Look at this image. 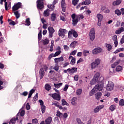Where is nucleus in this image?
Returning <instances> with one entry per match:
<instances>
[{
	"mask_svg": "<svg viewBox=\"0 0 124 124\" xmlns=\"http://www.w3.org/2000/svg\"><path fill=\"white\" fill-rule=\"evenodd\" d=\"M103 89V84H97L95 86V87L89 93L90 96H93V94H95L97 91H99V92L102 91Z\"/></svg>",
	"mask_w": 124,
	"mask_h": 124,
	"instance_id": "nucleus-1",
	"label": "nucleus"
},
{
	"mask_svg": "<svg viewBox=\"0 0 124 124\" xmlns=\"http://www.w3.org/2000/svg\"><path fill=\"white\" fill-rule=\"evenodd\" d=\"M99 76H100V74L99 73H96L91 81V84L94 85L96 82H101V80H100V78H99Z\"/></svg>",
	"mask_w": 124,
	"mask_h": 124,
	"instance_id": "nucleus-2",
	"label": "nucleus"
},
{
	"mask_svg": "<svg viewBox=\"0 0 124 124\" xmlns=\"http://www.w3.org/2000/svg\"><path fill=\"white\" fill-rule=\"evenodd\" d=\"M99 64H100V59H96L95 61L91 63V68L93 69L94 68L97 67Z\"/></svg>",
	"mask_w": 124,
	"mask_h": 124,
	"instance_id": "nucleus-3",
	"label": "nucleus"
},
{
	"mask_svg": "<svg viewBox=\"0 0 124 124\" xmlns=\"http://www.w3.org/2000/svg\"><path fill=\"white\" fill-rule=\"evenodd\" d=\"M36 3L38 9L41 10V9L44 8V0H37Z\"/></svg>",
	"mask_w": 124,
	"mask_h": 124,
	"instance_id": "nucleus-4",
	"label": "nucleus"
},
{
	"mask_svg": "<svg viewBox=\"0 0 124 124\" xmlns=\"http://www.w3.org/2000/svg\"><path fill=\"white\" fill-rule=\"evenodd\" d=\"M89 36L90 40L92 41H93L94 40V38H95V31H94V28H92L89 33Z\"/></svg>",
	"mask_w": 124,
	"mask_h": 124,
	"instance_id": "nucleus-5",
	"label": "nucleus"
},
{
	"mask_svg": "<svg viewBox=\"0 0 124 124\" xmlns=\"http://www.w3.org/2000/svg\"><path fill=\"white\" fill-rule=\"evenodd\" d=\"M114 83L113 82L111 81H108L106 87L107 91H109V92L113 91L114 90Z\"/></svg>",
	"mask_w": 124,
	"mask_h": 124,
	"instance_id": "nucleus-6",
	"label": "nucleus"
},
{
	"mask_svg": "<svg viewBox=\"0 0 124 124\" xmlns=\"http://www.w3.org/2000/svg\"><path fill=\"white\" fill-rule=\"evenodd\" d=\"M72 19V22H73V25L74 26H75V25H77V23L79 22V19L78 17H77L76 15L75 14H73L71 15Z\"/></svg>",
	"mask_w": 124,
	"mask_h": 124,
	"instance_id": "nucleus-7",
	"label": "nucleus"
},
{
	"mask_svg": "<svg viewBox=\"0 0 124 124\" xmlns=\"http://www.w3.org/2000/svg\"><path fill=\"white\" fill-rule=\"evenodd\" d=\"M51 97H52L54 100H57V101H60V100H61V95L59 93H53L51 95Z\"/></svg>",
	"mask_w": 124,
	"mask_h": 124,
	"instance_id": "nucleus-8",
	"label": "nucleus"
},
{
	"mask_svg": "<svg viewBox=\"0 0 124 124\" xmlns=\"http://www.w3.org/2000/svg\"><path fill=\"white\" fill-rule=\"evenodd\" d=\"M22 6V3L18 2L16 4H15L12 8L13 11H16L18 10L20 7Z\"/></svg>",
	"mask_w": 124,
	"mask_h": 124,
	"instance_id": "nucleus-9",
	"label": "nucleus"
},
{
	"mask_svg": "<svg viewBox=\"0 0 124 124\" xmlns=\"http://www.w3.org/2000/svg\"><path fill=\"white\" fill-rule=\"evenodd\" d=\"M67 33V31L65 29H60L59 31V36H64V34Z\"/></svg>",
	"mask_w": 124,
	"mask_h": 124,
	"instance_id": "nucleus-10",
	"label": "nucleus"
},
{
	"mask_svg": "<svg viewBox=\"0 0 124 124\" xmlns=\"http://www.w3.org/2000/svg\"><path fill=\"white\" fill-rule=\"evenodd\" d=\"M97 18L98 19L97 25L100 27V26H101V21H102V19H103V16L100 14H98L97 15Z\"/></svg>",
	"mask_w": 124,
	"mask_h": 124,
	"instance_id": "nucleus-11",
	"label": "nucleus"
},
{
	"mask_svg": "<svg viewBox=\"0 0 124 124\" xmlns=\"http://www.w3.org/2000/svg\"><path fill=\"white\" fill-rule=\"evenodd\" d=\"M48 31L49 33V37H51V38H52V37H53V33L55 32V30H54V28H53V27H49L48 28Z\"/></svg>",
	"mask_w": 124,
	"mask_h": 124,
	"instance_id": "nucleus-12",
	"label": "nucleus"
},
{
	"mask_svg": "<svg viewBox=\"0 0 124 124\" xmlns=\"http://www.w3.org/2000/svg\"><path fill=\"white\" fill-rule=\"evenodd\" d=\"M112 40L114 41V46H118V36L116 35L112 36Z\"/></svg>",
	"mask_w": 124,
	"mask_h": 124,
	"instance_id": "nucleus-13",
	"label": "nucleus"
},
{
	"mask_svg": "<svg viewBox=\"0 0 124 124\" xmlns=\"http://www.w3.org/2000/svg\"><path fill=\"white\" fill-rule=\"evenodd\" d=\"M103 108H104V106L103 105L98 106L94 109V112L95 113H98V112H99V110H101Z\"/></svg>",
	"mask_w": 124,
	"mask_h": 124,
	"instance_id": "nucleus-14",
	"label": "nucleus"
},
{
	"mask_svg": "<svg viewBox=\"0 0 124 124\" xmlns=\"http://www.w3.org/2000/svg\"><path fill=\"white\" fill-rule=\"evenodd\" d=\"M44 74H45V72H44V69L43 68H41L39 71V75L40 79H42L44 77Z\"/></svg>",
	"mask_w": 124,
	"mask_h": 124,
	"instance_id": "nucleus-15",
	"label": "nucleus"
},
{
	"mask_svg": "<svg viewBox=\"0 0 124 124\" xmlns=\"http://www.w3.org/2000/svg\"><path fill=\"white\" fill-rule=\"evenodd\" d=\"M122 1L123 0H116L112 2V5H113L114 6L120 5L121 3H122Z\"/></svg>",
	"mask_w": 124,
	"mask_h": 124,
	"instance_id": "nucleus-16",
	"label": "nucleus"
},
{
	"mask_svg": "<svg viewBox=\"0 0 124 124\" xmlns=\"http://www.w3.org/2000/svg\"><path fill=\"white\" fill-rule=\"evenodd\" d=\"M63 61H64V59L62 57L54 59V62H56V63H58V62H63Z\"/></svg>",
	"mask_w": 124,
	"mask_h": 124,
	"instance_id": "nucleus-17",
	"label": "nucleus"
},
{
	"mask_svg": "<svg viewBox=\"0 0 124 124\" xmlns=\"http://www.w3.org/2000/svg\"><path fill=\"white\" fill-rule=\"evenodd\" d=\"M52 121H53V120L52 119V117L49 116L45 120V122L46 124H51V123H52Z\"/></svg>",
	"mask_w": 124,
	"mask_h": 124,
	"instance_id": "nucleus-18",
	"label": "nucleus"
},
{
	"mask_svg": "<svg viewBox=\"0 0 124 124\" xmlns=\"http://www.w3.org/2000/svg\"><path fill=\"white\" fill-rule=\"evenodd\" d=\"M124 31V27H121L115 31L116 34H120Z\"/></svg>",
	"mask_w": 124,
	"mask_h": 124,
	"instance_id": "nucleus-19",
	"label": "nucleus"
},
{
	"mask_svg": "<svg viewBox=\"0 0 124 124\" xmlns=\"http://www.w3.org/2000/svg\"><path fill=\"white\" fill-rule=\"evenodd\" d=\"M91 4V0H86L81 3V5H89Z\"/></svg>",
	"mask_w": 124,
	"mask_h": 124,
	"instance_id": "nucleus-20",
	"label": "nucleus"
},
{
	"mask_svg": "<svg viewBox=\"0 0 124 124\" xmlns=\"http://www.w3.org/2000/svg\"><path fill=\"white\" fill-rule=\"evenodd\" d=\"M101 10L102 11H103V12H105V13H109L110 12V10L104 6L101 8Z\"/></svg>",
	"mask_w": 124,
	"mask_h": 124,
	"instance_id": "nucleus-21",
	"label": "nucleus"
},
{
	"mask_svg": "<svg viewBox=\"0 0 124 124\" xmlns=\"http://www.w3.org/2000/svg\"><path fill=\"white\" fill-rule=\"evenodd\" d=\"M76 44H77V41H75L72 42V43L70 45V48H75L76 47Z\"/></svg>",
	"mask_w": 124,
	"mask_h": 124,
	"instance_id": "nucleus-22",
	"label": "nucleus"
},
{
	"mask_svg": "<svg viewBox=\"0 0 124 124\" xmlns=\"http://www.w3.org/2000/svg\"><path fill=\"white\" fill-rule=\"evenodd\" d=\"M102 93L101 92H98L96 94H95V96L96 99H99L100 97H101V95Z\"/></svg>",
	"mask_w": 124,
	"mask_h": 124,
	"instance_id": "nucleus-23",
	"label": "nucleus"
},
{
	"mask_svg": "<svg viewBox=\"0 0 124 124\" xmlns=\"http://www.w3.org/2000/svg\"><path fill=\"white\" fill-rule=\"evenodd\" d=\"M45 89L46 90V91H50L51 90V85H50L49 84L46 83L45 85Z\"/></svg>",
	"mask_w": 124,
	"mask_h": 124,
	"instance_id": "nucleus-24",
	"label": "nucleus"
},
{
	"mask_svg": "<svg viewBox=\"0 0 124 124\" xmlns=\"http://www.w3.org/2000/svg\"><path fill=\"white\" fill-rule=\"evenodd\" d=\"M56 113V116L58 117V118H61L62 117L63 114L61 112V111H60V110H57Z\"/></svg>",
	"mask_w": 124,
	"mask_h": 124,
	"instance_id": "nucleus-25",
	"label": "nucleus"
},
{
	"mask_svg": "<svg viewBox=\"0 0 124 124\" xmlns=\"http://www.w3.org/2000/svg\"><path fill=\"white\" fill-rule=\"evenodd\" d=\"M49 15H50V14L49 13V9H47L44 11V16H45V17H48Z\"/></svg>",
	"mask_w": 124,
	"mask_h": 124,
	"instance_id": "nucleus-26",
	"label": "nucleus"
},
{
	"mask_svg": "<svg viewBox=\"0 0 124 124\" xmlns=\"http://www.w3.org/2000/svg\"><path fill=\"white\" fill-rule=\"evenodd\" d=\"M109 110H110L111 112H113V111L116 110V105H111L109 108Z\"/></svg>",
	"mask_w": 124,
	"mask_h": 124,
	"instance_id": "nucleus-27",
	"label": "nucleus"
},
{
	"mask_svg": "<svg viewBox=\"0 0 124 124\" xmlns=\"http://www.w3.org/2000/svg\"><path fill=\"white\" fill-rule=\"evenodd\" d=\"M35 92V90L34 89H31L30 92L28 95V98H31V96L32 95V94Z\"/></svg>",
	"mask_w": 124,
	"mask_h": 124,
	"instance_id": "nucleus-28",
	"label": "nucleus"
},
{
	"mask_svg": "<svg viewBox=\"0 0 124 124\" xmlns=\"http://www.w3.org/2000/svg\"><path fill=\"white\" fill-rule=\"evenodd\" d=\"M115 14H116L117 16H121L122 15V13L121 12V11L119 9H116L114 11Z\"/></svg>",
	"mask_w": 124,
	"mask_h": 124,
	"instance_id": "nucleus-29",
	"label": "nucleus"
},
{
	"mask_svg": "<svg viewBox=\"0 0 124 124\" xmlns=\"http://www.w3.org/2000/svg\"><path fill=\"white\" fill-rule=\"evenodd\" d=\"M54 86L55 88H56V89H59V88H61V86H62V83L60 82L58 84L54 83Z\"/></svg>",
	"mask_w": 124,
	"mask_h": 124,
	"instance_id": "nucleus-30",
	"label": "nucleus"
},
{
	"mask_svg": "<svg viewBox=\"0 0 124 124\" xmlns=\"http://www.w3.org/2000/svg\"><path fill=\"white\" fill-rule=\"evenodd\" d=\"M14 14H15L16 19H19V18H20V16H21V15L19 13V12H18V11L15 12Z\"/></svg>",
	"mask_w": 124,
	"mask_h": 124,
	"instance_id": "nucleus-31",
	"label": "nucleus"
},
{
	"mask_svg": "<svg viewBox=\"0 0 124 124\" xmlns=\"http://www.w3.org/2000/svg\"><path fill=\"white\" fill-rule=\"evenodd\" d=\"M82 89H78L76 91V93L77 95H81V94L82 93Z\"/></svg>",
	"mask_w": 124,
	"mask_h": 124,
	"instance_id": "nucleus-32",
	"label": "nucleus"
},
{
	"mask_svg": "<svg viewBox=\"0 0 124 124\" xmlns=\"http://www.w3.org/2000/svg\"><path fill=\"white\" fill-rule=\"evenodd\" d=\"M8 22H9V25H12V26H15L16 25V22L12 21V19H8Z\"/></svg>",
	"mask_w": 124,
	"mask_h": 124,
	"instance_id": "nucleus-33",
	"label": "nucleus"
},
{
	"mask_svg": "<svg viewBox=\"0 0 124 124\" xmlns=\"http://www.w3.org/2000/svg\"><path fill=\"white\" fill-rule=\"evenodd\" d=\"M16 124V118H13L10 121L9 124Z\"/></svg>",
	"mask_w": 124,
	"mask_h": 124,
	"instance_id": "nucleus-34",
	"label": "nucleus"
},
{
	"mask_svg": "<svg viewBox=\"0 0 124 124\" xmlns=\"http://www.w3.org/2000/svg\"><path fill=\"white\" fill-rule=\"evenodd\" d=\"M51 21H56V14L52 13L51 16Z\"/></svg>",
	"mask_w": 124,
	"mask_h": 124,
	"instance_id": "nucleus-35",
	"label": "nucleus"
},
{
	"mask_svg": "<svg viewBox=\"0 0 124 124\" xmlns=\"http://www.w3.org/2000/svg\"><path fill=\"white\" fill-rule=\"evenodd\" d=\"M119 63H120V61L116 62L113 64H111L112 68H115V67H116Z\"/></svg>",
	"mask_w": 124,
	"mask_h": 124,
	"instance_id": "nucleus-36",
	"label": "nucleus"
},
{
	"mask_svg": "<svg viewBox=\"0 0 124 124\" xmlns=\"http://www.w3.org/2000/svg\"><path fill=\"white\" fill-rule=\"evenodd\" d=\"M62 106H64V105L68 106V103H67V102H66V101H65V100L62 99Z\"/></svg>",
	"mask_w": 124,
	"mask_h": 124,
	"instance_id": "nucleus-37",
	"label": "nucleus"
},
{
	"mask_svg": "<svg viewBox=\"0 0 124 124\" xmlns=\"http://www.w3.org/2000/svg\"><path fill=\"white\" fill-rule=\"evenodd\" d=\"M42 38V31H41L38 35V39L39 41L41 40V39Z\"/></svg>",
	"mask_w": 124,
	"mask_h": 124,
	"instance_id": "nucleus-38",
	"label": "nucleus"
},
{
	"mask_svg": "<svg viewBox=\"0 0 124 124\" xmlns=\"http://www.w3.org/2000/svg\"><path fill=\"white\" fill-rule=\"evenodd\" d=\"M106 47L108 48V50H112V46L110 44H106Z\"/></svg>",
	"mask_w": 124,
	"mask_h": 124,
	"instance_id": "nucleus-39",
	"label": "nucleus"
},
{
	"mask_svg": "<svg viewBox=\"0 0 124 124\" xmlns=\"http://www.w3.org/2000/svg\"><path fill=\"white\" fill-rule=\"evenodd\" d=\"M41 111L42 114H44V113H45V111H46V106H42L41 107Z\"/></svg>",
	"mask_w": 124,
	"mask_h": 124,
	"instance_id": "nucleus-40",
	"label": "nucleus"
},
{
	"mask_svg": "<svg viewBox=\"0 0 124 124\" xmlns=\"http://www.w3.org/2000/svg\"><path fill=\"white\" fill-rule=\"evenodd\" d=\"M76 62V59L74 57L73 58V59L71 60L70 63L72 64V65H74L75 64Z\"/></svg>",
	"mask_w": 124,
	"mask_h": 124,
	"instance_id": "nucleus-41",
	"label": "nucleus"
},
{
	"mask_svg": "<svg viewBox=\"0 0 124 124\" xmlns=\"http://www.w3.org/2000/svg\"><path fill=\"white\" fill-rule=\"evenodd\" d=\"M43 44L44 45H47V44H49V40L46 39L43 40Z\"/></svg>",
	"mask_w": 124,
	"mask_h": 124,
	"instance_id": "nucleus-42",
	"label": "nucleus"
},
{
	"mask_svg": "<svg viewBox=\"0 0 124 124\" xmlns=\"http://www.w3.org/2000/svg\"><path fill=\"white\" fill-rule=\"evenodd\" d=\"M53 69L55 70V71H59V69H60V67L58 64H55V66L53 68Z\"/></svg>",
	"mask_w": 124,
	"mask_h": 124,
	"instance_id": "nucleus-43",
	"label": "nucleus"
},
{
	"mask_svg": "<svg viewBox=\"0 0 124 124\" xmlns=\"http://www.w3.org/2000/svg\"><path fill=\"white\" fill-rule=\"evenodd\" d=\"M61 53H62V50L56 51L54 54V57H58V56H60Z\"/></svg>",
	"mask_w": 124,
	"mask_h": 124,
	"instance_id": "nucleus-44",
	"label": "nucleus"
},
{
	"mask_svg": "<svg viewBox=\"0 0 124 124\" xmlns=\"http://www.w3.org/2000/svg\"><path fill=\"white\" fill-rule=\"evenodd\" d=\"M76 16H77V18H78V19H84V16L82 14L80 15H76Z\"/></svg>",
	"mask_w": 124,
	"mask_h": 124,
	"instance_id": "nucleus-45",
	"label": "nucleus"
},
{
	"mask_svg": "<svg viewBox=\"0 0 124 124\" xmlns=\"http://www.w3.org/2000/svg\"><path fill=\"white\" fill-rule=\"evenodd\" d=\"M73 34V31H69L68 33V38H71V35Z\"/></svg>",
	"mask_w": 124,
	"mask_h": 124,
	"instance_id": "nucleus-46",
	"label": "nucleus"
},
{
	"mask_svg": "<svg viewBox=\"0 0 124 124\" xmlns=\"http://www.w3.org/2000/svg\"><path fill=\"white\" fill-rule=\"evenodd\" d=\"M120 106H124V100L122 99L119 101Z\"/></svg>",
	"mask_w": 124,
	"mask_h": 124,
	"instance_id": "nucleus-47",
	"label": "nucleus"
},
{
	"mask_svg": "<svg viewBox=\"0 0 124 124\" xmlns=\"http://www.w3.org/2000/svg\"><path fill=\"white\" fill-rule=\"evenodd\" d=\"M71 73H75L76 72H77V68L73 67L72 69H71Z\"/></svg>",
	"mask_w": 124,
	"mask_h": 124,
	"instance_id": "nucleus-48",
	"label": "nucleus"
},
{
	"mask_svg": "<svg viewBox=\"0 0 124 124\" xmlns=\"http://www.w3.org/2000/svg\"><path fill=\"white\" fill-rule=\"evenodd\" d=\"M73 35L74 37H78V33H77V31L74 30L73 32Z\"/></svg>",
	"mask_w": 124,
	"mask_h": 124,
	"instance_id": "nucleus-49",
	"label": "nucleus"
},
{
	"mask_svg": "<svg viewBox=\"0 0 124 124\" xmlns=\"http://www.w3.org/2000/svg\"><path fill=\"white\" fill-rule=\"evenodd\" d=\"M79 2V0H73L72 4L75 6Z\"/></svg>",
	"mask_w": 124,
	"mask_h": 124,
	"instance_id": "nucleus-50",
	"label": "nucleus"
},
{
	"mask_svg": "<svg viewBox=\"0 0 124 124\" xmlns=\"http://www.w3.org/2000/svg\"><path fill=\"white\" fill-rule=\"evenodd\" d=\"M122 69H123V67L119 65V66H118L116 67V71L119 72V71H121V70H122Z\"/></svg>",
	"mask_w": 124,
	"mask_h": 124,
	"instance_id": "nucleus-51",
	"label": "nucleus"
},
{
	"mask_svg": "<svg viewBox=\"0 0 124 124\" xmlns=\"http://www.w3.org/2000/svg\"><path fill=\"white\" fill-rule=\"evenodd\" d=\"M32 124H38V120L37 119H34L32 120Z\"/></svg>",
	"mask_w": 124,
	"mask_h": 124,
	"instance_id": "nucleus-52",
	"label": "nucleus"
},
{
	"mask_svg": "<svg viewBox=\"0 0 124 124\" xmlns=\"http://www.w3.org/2000/svg\"><path fill=\"white\" fill-rule=\"evenodd\" d=\"M33 100L34 101H36L38 99V93H36L35 96L33 98Z\"/></svg>",
	"mask_w": 124,
	"mask_h": 124,
	"instance_id": "nucleus-53",
	"label": "nucleus"
},
{
	"mask_svg": "<svg viewBox=\"0 0 124 124\" xmlns=\"http://www.w3.org/2000/svg\"><path fill=\"white\" fill-rule=\"evenodd\" d=\"M26 23L27 24V26H30V25H31V21H30L29 18L26 19Z\"/></svg>",
	"mask_w": 124,
	"mask_h": 124,
	"instance_id": "nucleus-54",
	"label": "nucleus"
},
{
	"mask_svg": "<svg viewBox=\"0 0 124 124\" xmlns=\"http://www.w3.org/2000/svg\"><path fill=\"white\" fill-rule=\"evenodd\" d=\"M28 93H28V92L25 91L21 94V95H23V96H27Z\"/></svg>",
	"mask_w": 124,
	"mask_h": 124,
	"instance_id": "nucleus-55",
	"label": "nucleus"
},
{
	"mask_svg": "<svg viewBox=\"0 0 124 124\" xmlns=\"http://www.w3.org/2000/svg\"><path fill=\"white\" fill-rule=\"evenodd\" d=\"M4 1L5 2V10H6L7 11V10H8V8L7 7L8 3H7V2H6V0H4Z\"/></svg>",
	"mask_w": 124,
	"mask_h": 124,
	"instance_id": "nucleus-56",
	"label": "nucleus"
},
{
	"mask_svg": "<svg viewBox=\"0 0 124 124\" xmlns=\"http://www.w3.org/2000/svg\"><path fill=\"white\" fill-rule=\"evenodd\" d=\"M89 53L90 51L89 50H85L83 52V56H84V57H87V54H89Z\"/></svg>",
	"mask_w": 124,
	"mask_h": 124,
	"instance_id": "nucleus-57",
	"label": "nucleus"
},
{
	"mask_svg": "<svg viewBox=\"0 0 124 124\" xmlns=\"http://www.w3.org/2000/svg\"><path fill=\"white\" fill-rule=\"evenodd\" d=\"M63 48L65 51H68L69 50V46H67V45H64Z\"/></svg>",
	"mask_w": 124,
	"mask_h": 124,
	"instance_id": "nucleus-58",
	"label": "nucleus"
},
{
	"mask_svg": "<svg viewBox=\"0 0 124 124\" xmlns=\"http://www.w3.org/2000/svg\"><path fill=\"white\" fill-rule=\"evenodd\" d=\"M76 53H77V50H73L71 53L70 55L72 56H75L76 55Z\"/></svg>",
	"mask_w": 124,
	"mask_h": 124,
	"instance_id": "nucleus-59",
	"label": "nucleus"
},
{
	"mask_svg": "<svg viewBox=\"0 0 124 124\" xmlns=\"http://www.w3.org/2000/svg\"><path fill=\"white\" fill-rule=\"evenodd\" d=\"M76 121L78 124H82L83 123H82V121H81V119L80 118H77Z\"/></svg>",
	"mask_w": 124,
	"mask_h": 124,
	"instance_id": "nucleus-60",
	"label": "nucleus"
},
{
	"mask_svg": "<svg viewBox=\"0 0 124 124\" xmlns=\"http://www.w3.org/2000/svg\"><path fill=\"white\" fill-rule=\"evenodd\" d=\"M68 87H69L68 85L66 84L63 88V91L66 92L68 89Z\"/></svg>",
	"mask_w": 124,
	"mask_h": 124,
	"instance_id": "nucleus-61",
	"label": "nucleus"
},
{
	"mask_svg": "<svg viewBox=\"0 0 124 124\" xmlns=\"http://www.w3.org/2000/svg\"><path fill=\"white\" fill-rule=\"evenodd\" d=\"M74 79L75 81H78V80L79 79V76H78V75H75L74 77Z\"/></svg>",
	"mask_w": 124,
	"mask_h": 124,
	"instance_id": "nucleus-62",
	"label": "nucleus"
},
{
	"mask_svg": "<svg viewBox=\"0 0 124 124\" xmlns=\"http://www.w3.org/2000/svg\"><path fill=\"white\" fill-rule=\"evenodd\" d=\"M95 49H96V51H97L98 53H100L102 51V49L100 47H97V48H96Z\"/></svg>",
	"mask_w": 124,
	"mask_h": 124,
	"instance_id": "nucleus-63",
	"label": "nucleus"
},
{
	"mask_svg": "<svg viewBox=\"0 0 124 124\" xmlns=\"http://www.w3.org/2000/svg\"><path fill=\"white\" fill-rule=\"evenodd\" d=\"M20 115L21 117H24V116H25V110H21Z\"/></svg>",
	"mask_w": 124,
	"mask_h": 124,
	"instance_id": "nucleus-64",
	"label": "nucleus"
}]
</instances>
